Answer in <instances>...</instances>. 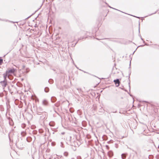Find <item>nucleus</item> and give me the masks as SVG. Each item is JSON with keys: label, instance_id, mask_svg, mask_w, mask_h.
<instances>
[{"label": "nucleus", "instance_id": "obj_25", "mask_svg": "<svg viewBox=\"0 0 159 159\" xmlns=\"http://www.w3.org/2000/svg\"><path fill=\"white\" fill-rule=\"evenodd\" d=\"M109 7L110 8H111V7ZM111 8H112L111 7Z\"/></svg>", "mask_w": 159, "mask_h": 159}, {"label": "nucleus", "instance_id": "obj_12", "mask_svg": "<svg viewBox=\"0 0 159 159\" xmlns=\"http://www.w3.org/2000/svg\"><path fill=\"white\" fill-rule=\"evenodd\" d=\"M21 134L22 136H25L26 135V133L25 132H22L21 133Z\"/></svg>", "mask_w": 159, "mask_h": 159}, {"label": "nucleus", "instance_id": "obj_17", "mask_svg": "<svg viewBox=\"0 0 159 159\" xmlns=\"http://www.w3.org/2000/svg\"><path fill=\"white\" fill-rule=\"evenodd\" d=\"M106 147L108 149H109V146H108V145H106Z\"/></svg>", "mask_w": 159, "mask_h": 159}, {"label": "nucleus", "instance_id": "obj_18", "mask_svg": "<svg viewBox=\"0 0 159 159\" xmlns=\"http://www.w3.org/2000/svg\"><path fill=\"white\" fill-rule=\"evenodd\" d=\"M113 8V9H115V10H116V9H115V8ZM116 10H117L116 9Z\"/></svg>", "mask_w": 159, "mask_h": 159}, {"label": "nucleus", "instance_id": "obj_10", "mask_svg": "<svg viewBox=\"0 0 159 159\" xmlns=\"http://www.w3.org/2000/svg\"><path fill=\"white\" fill-rule=\"evenodd\" d=\"M49 125L51 126H53L54 125L53 123L51 122L49 123Z\"/></svg>", "mask_w": 159, "mask_h": 159}, {"label": "nucleus", "instance_id": "obj_6", "mask_svg": "<svg viewBox=\"0 0 159 159\" xmlns=\"http://www.w3.org/2000/svg\"><path fill=\"white\" fill-rule=\"evenodd\" d=\"M43 104L44 105H47L48 104V102L47 100H44L43 101Z\"/></svg>", "mask_w": 159, "mask_h": 159}, {"label": "nucleus", "instance_id": "obj_19", "mask_svg": "<svg viewBox=\"0 0 159 159\" xmlns=\"http://www.w3.org/2000/svg\"><path fill=\"white\" fill-rule=\"evenodd\" d=\"M11 22H12V23H14V22H12V21H11Z\"/></svg>", "mask_w": 159, "mask_h": 159}, {"label": "nucleus", "instance_id": "obj_8", "mask_svg": "<svg viewBox=\"0 0 159 159\" xmlns=\"http://www.w3.org/2000/svg\"><path fill=\"white\" fill-rule=\"evenodd\" d=\"M121 156L122 159H125V158L126 156L125 154H122Z\"/></svg>", "mask_w": 159, "mask_h": 159}, {"label": "nucleus", "instance_id": "obj_11", "mask_svg": "<svg viewBox=\"0 0 159 159\" xmlns=\"http://www.w3.org/2000/svg\"><path fill=\"white\" fill-rule=\"evenodd\" d=\"M68 154L67 152H65L64 153V155L66 157H67L68 155Z\"/></svg>", "mask_w": 159, "mask_h": 159}, {"label": "nucleus", "instance_id": "obj_13", "mask_svg": "<svg viewBox=\"0 0 159 159\" xmlns=\"http://www.w3.org/2000/svg\"><path fill=\"white\" fill-rule=\"evenodd\" d=\"M49 82L50 84H52L53 82V80H49L48 81Z\"/></svg>", "mask_w": 159, "mask_h": 159}, {"label": "nucleus", "instance_id": "obj_21", "mask_svg": "<svg viewBox=\"0 0 159 159\" xmlns=\"http://www.w3.org/2000/svg\"><path fill=\"white\" fill-rule=\"evenodd\" d=\"M143 46V45H142L141 47Z\"/></svg>", "mask_w": 159, "mask_h": 159}, {"label": "nucleus", "instance_id": "obj_4", "mask_svg": "<svg viewBox=\"0 0 159 159\" xmlns=\"http://www.w3.org/2000/svg\"><path fill=\"white\" fill-rule=\"evenodd\" d=\"M108 155L110 157H111L113 155V153L111 151H109L108 152Z\"/></svg>", "mask_w": 159, "mask_h": 159}, {"label": "nucleus", "instance_id": "obj_16", "mask_svg": "<svg viewBox=\"0 0 159 159\" xmlns=\"http://www.w3.org/2000/svg\"><path fill=\"white\" fill-rule=\"evenodd\" d=\"M63 144L62 143V142H61V145H60L61 147H62V148H63Z\"/></svg>", "mask_w": 159, "mask_h": 159}, {"label": "nucleus", "instance_id": "obj_14", "mask_svg": "<svg viewBox=\"0 0 159 159\" xmlns=\"http://www.w3.org/2000/svg\"><path fill=\"white\" fill-rule=\"evenodd\" d=\"M76 159H81V157L80 156H78L77 157Z\"/></svg>", "mask_w": 159, "mask_h": 159}, {"label": "nucleus", "instance_id": "obj_2", "mask_svg": "<svg viewBox=\"0 0 159 159\" xmlns=\"http://www.w3.org/2000/svg\"><path fill=\"white\" fill-rule=\"evenodd\" d=\"M0 83L2 86L4 87H6L7 85L6 80H4L3 81H1L0 82Z\"/></svg>", "mask_w": 159, "mask_h": 159}, {"label": "nucleus", "instance_id": "obj_7", "mask_svg": "<svg viewBox=\"0 0 159 159\" xmlns=\"http://www.w3.org/2000/svg\"><path fill=\"white\" fill-rule=\"evenodd\" d=\"M37 112L40 113L41 112V111H42V110L41 107H39L37 108Z\"/></svg>", "mask_w": 159, "mask_h": 159}, {"label": "nucleus", "instance_id": "obj_3", "mask_svg": "<svg viewBox=\"0 0 159 159\" xmlns=\"http://www.w3.org/2000/svg\"><path fill=\"white\" fill-rule=\"evenodd\" d=\"M114 81L115 83L116 84V86L117 87H118L119 85L120 82L119 79H117L116 80H115Z\"/></svg>", "mask_w": 159, "mask_h": 159}, {"label": "nucleus", "instance_id": "obj_24", "mask_svg": "<svg viewBox=\"0 0 159 159\" xmlns=\"http://www.w3.org/2000/svg\"><path fill=\"white\" fill-rule=\"evenodd\" d=\"M62 134H64V133H62Z\"/></svg>", "mask_w": 159, "mask_h": 159}, {"label": "nucleus", "instance_id": "obj_22", "mask_svg": "<svg viewBox=\"0 0 159 159\" xmlns=\"http://www.w3.org/2000/svg\"><path fill=\"white\" fill-rule=\"evenodd\" d=\"M143 46V45H142L141 47Z\"/></svg>", "mask_w": 159, "mask_h": 159}, {"label": "nucleus", "instance_id": "obj_9", "mask_svg": "<svg viewBox=\"0 0 159 159\" xmlns=\"http://www.w3.org/2000/svg\"><path fill=\"white\" fill-rule=\"evenodd\" d=\"M49 89L48 87H46L44 89V91L46 92H48L49 91Z\"/></svg>", "mask_w": 159, "mask_h": 159}, {"label": "nucleus", "instance_id": "obj_1", "mask_svg": "<svg viewBox=\"0 0 159 159\" xmlns=\"http://www.w3.org/2000/svg\"><path fill=\"white\" fill-rule=\"evenodd\" d=\"M15 71L16 69L13 68L10 69H8L6 71V73L8 74V78H9V76L11 74H13Z\"/></svg>", "mask_w": 159, "mask_h": 159}, {"label": "nucleus", "instance_id": "obj_23", "mask_svg": "<svg viewBox=\"0 0 159 159\" xmlns=\"http://www.w3.org/2000/svg\"><path fill=\"white\" fill-rule=\"evenodd\" d=\"M143 46V45H142L141 47Z\"/></svg>", "mask_w": 159, "mask_h": 159}, {"label": "nucleus", "instance_id": "obj_5", "mask_svg": "<svg viewBox=\"0 0 159 159\" xmlns=\"http://www.w3.org/2000/svg\"><path fill=\"white\" fill-rule=\"evenodd\" d=\"M8 74H7L6 73H6L3 74V77L4 78V80H6V78L7 76L8 77Z\"/></svg>", "mask_w": 159, "mask_h": 159}, {"label": "nucleus", "instance_id": "obj_20", "mask_svg": "<svg viewBox=\"0 0 159 159\" xmlns=\"http://www.w3.org/2000/svg\"><path fill=\"white\" fill-rule=\"evenodd\" d=\"M141 39H142V40H143V39H142V38H141Z\"/></svg>", "mask_w": 159, "mask_h": 159}, {"label": "nucleus", "instance_id": "obj_26", "mask_svg": "<svg viewBox=\"0 0 159 159\" xmlns=\"http://www.w3.org/2000/svg\"><path fill=\"white\" fill-rule=\"evenodd\" d=\"M16 144H17V145H18V143H17Z\"/></svg>", "mask_w": 159, "mask_h": 159}, {"label": "nucleus", "instance_id": "obj_15", "mask_svg": "<svg viewBox=\"0 0 159 159\" xmlns=\"http://www.w3.org/2000/svg\"><path fill=\"white\" fill-rule=\"evenodd\" d=\"M2 62H3L2 59L0 58V64H1L2 63Z\"/></svg>", "mask_w": 159, "mask_h": 159}]
</instances>
